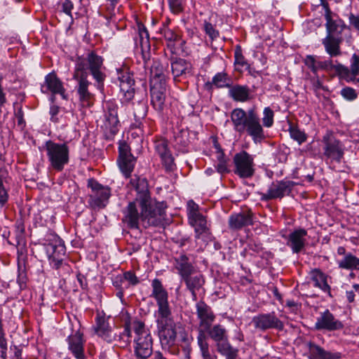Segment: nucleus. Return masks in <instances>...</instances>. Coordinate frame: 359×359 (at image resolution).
Instances as JSON below:
<instances>
[{
    "mask_svg": "<svg viewBox=\"0 0 359 359\" xmlns=\"http://www.w3.org/2000/svg\"><path fill=\"white\" fill-rule=\"evenodd\" d=\"M331 69L334 70L336 72V73H337L338 74L341 75V76H347L350 72L348 67H346V66H344L340 63H339L337 65L332 64V67Z\"/></svg>",
    "mask_w": 359,
    "mask_h": 359,
    "instance_id": "59",
    "label": "nucleus"
},
{
    "mask_svg": "<svg viewBox=\"0 0 359 359\" xmlns=\"http://www.w3.org/2000/svg\"><path fill=\"white\" fill-rule=\"evenodd\" d=\"M166 85H151L150 94L151 102L154 108L158 112H161L164 108L165 100Z\"/></svg>",
    "mask_w": 359,
    "mask_h": 359,
    "instance_id": "23",
    "label": "nucleus"
},
{
    "mask_svg": "<svg viewBox=\"0 0 359 359\" xmlns=\"http://www.w3.org/2000/svg\"><path fill=\"white\" fill-rule=\"evenodd\" d=\"M171 11L175 14L181 13L183 10L182 0H168Z\"/></svg>",
    "mask_w": 359,
    "mask_h": 359,
    "instance_id": "55",
    "label": "nucleus"
},
{
    "mask_svg": "<svg viewBox=\"0 0 359 359\" xmlns=\"http://www.w3.org/2000/svg\"><path fill=\"white\" fill-rule=\"evenodd\" d=\"M233 172L242 179H250L255 173L254 156L246 151L236 153L233 158Z\"/></svg>",
    "mask_w": 359,
    "mask_h": 359,
    "instance_id": "7",
    "label": "nucleus"
},
{
    "mask_svg": "<svg viewBox=\"0 0 359 359\" xmlns=\"http://www.w3.org/2000/svg\"><path fill=\"white\" fill-rule=\"evenodd\" d=\"M191 226L194 228L195 238L205 241V238L210 235L206 217L201 215L189 219Z\"/></svg>",
    "mask_w": 359,
    "mask_h": 359,
    "instance_id": "24",
    "label": "nucleus"
},
{
    "mask_svg": "<svg viewBox=\"0 0 359 359\" xmlns=\"http://www.w3.org/2000/svg\"><path fill=\"white\" fill-rule=\"evenodd\" d=\"M94 330L96 334L107 343H113L116 339V333L104 316H97Z\"/></svg>",
    "mask_w": 359,
    "mask_h": 359,
    "instance_id": "19",
    "label": "nucleus"
},
{
    "mask_svg": "<svg viewBox=\"0 0 359 359\" xmlns=\"http://www.w3.org/2000/svg\"><path fill=\"white\" fill-rule=\"evenodd\" d=\"M68 348L76 359H85L83 334L80 331L70 334L67 339Z\"/></svg>",
    "mask_w": 359,
    "mask_h": 359,
    "instance_id": "20",
    "label": "nucleus"
},
{
    "mask_svg": "<svg viewBox=\"0 0 359 359\" xmlns=\"http://www.w3.org/2000/svg\"><path fill=\"white\" fill-rule=\"evenodd\" d=\"M307 231L302 228H299L291 231L288 236H285L287 245L294 254L302 252L306 244Z\"/></svg>",
    "mask_w": 359,
    "mask_h": 359,
    "instance_id": "17",
    "label": "nucleus"
},
{
    "mask_svg": "<svg viewBox=\"0 0 359 359\" xmlns=\"http://www.w3.org/2000/svg\"><path fill=\"white\" fill-rule=\"evenodd\" d=\"M251 323L259 331L264 332L268 330L281 331L284 329V323L277 317L275 312L260 313L254 316Z\"/></svg>",
    "mask_w": 359,
    "mask_h": 359,
    "instance_id": "12",
    "label": "nucleus"
},
{
    "mask_svg": "<svg viewBox=\"0 0 359 359\" xmlns=\"http://www.w3.org/2000/svg\"><path fill=\"white\" fill-rule=\"evenodd\" d=\"M150 74L151 85H154L155 82H156L157 84L166 85L164 67L158 61H154L153 62L152 65L151 66Z\"/></svg>",
    "mask_w": 359,
    "mask_h": 359,
    "instance_id": "29",
    "label": "nucleus"
},
{
    "mask_svg": "<svg viewBox=\"0 0 359 359\" xmlns=\"http://www.w3.org/2000/svg\"><path fill=\"white\" fill-rule=\"evenodd\" d=\"M123 280L128 281L131 285H136L140 283L138 278L132 271H126L122 275Z\"/></svg>",
    "mask_w": 359,
    "mask_h": 359,
    "instance_id": "54",
    "label": "nucleus"
},
{
    "mask_svg": "<svg viewBox=\"0 0 359 359\" xmlns=\"http://www.w3.org/2000/svg\"><path fill=\"white\" fill-rule=\"evenodd\" d=\"M326 20V29L327 35L332 36L336 33H341V32L346 28V26L341 20L337 21L332 18V15L325 17Z\"/></svg>",
    "mask_w": 359,
    "mask_h": 359,
    "instance_id": "36",
    "label": "nucleus"
},
{
    "mask_svg": "<svg viewBox=\"0 0 359 359\" xmlns=\"http://www.w3.org/2000/svg\"><path fill=\"white\" fill-rule=\"evenodd\" d=\"M133 329L135 334L134 355L137 359H147L153 353V340L150 332L140 320L133 322Z\"/></svg>",
    "mask_w": 359,
    "mask_h": 359,
    "instance_id": "5",
    "label": "nucleus"
},
{
    "mask_svg": "<svg viewBox=\"0 0 359 359\" xmlns=\"http://www.w3.org/2000/svg\"><path fill=\"white\" fill-rule=\"evenodd\" d=\"M175 266L182 279L189 275H194L196 271L195 267L189 262V259L186 255H180L175 258Z\"/></svg>",
    "mask_w": 359,
    "mask_h": 359,
    "instance_id": "26",
    "label": "nucleus"
},
{
    "mask_svg": "<svg viewBox=\"0 0 359 359\" xmlns=\"http://www.w3.org/2000/svg\"><path fill=\"white\" fill-rule=\"evenodd\" d=\"M341 41V37H334V36L327 35L323 40V44L325 46L326 52L331 57H336L341 54L340 50V43Z\"/></svg>",
    "mask_w": 359,
    "mask_h": 359,
    "instance_id": "28",
    "label": "nucleus"
},
{
    "mask_svg": "<svg viewBox=\"0 0 359 359\" xmlns=\"http://www.w3.org/2000/svg\"><path fill=\"white\" fill-rule=\"evenodd\" d=\"M196 314L199 320L198 331L208 329L216 318L211 307L202 300L196 304Z\"/></svg>",
    "mask_w": 359,
    "mask_h": 359,
    "instance_id": "16",
    "label": "nucleus"
},
{
    "mask_svg": "<svg viewBox=\"0 0 359 359\" xmlns=\"http://www.w3.org/2000/svg\"><path fill=\"white\" fill-rule=\"evenodd\" d=\"M234 66L235 70L238 72H243L244 69L251 72L250 65L243 55L240 46H237L234 51Z\"/></svg>",
    "mask_w": 359,
    "mask_h": 359,
    "instance_id": "34",
    "label": "nucleus"
},
{
    "mask_svg": "<svg viewBox=\"0 0 359 359\" xmlns=\"http://www.w3.org/2000/svg\"><path fill=\"white\" fill-rule=\"evenodd\" d=\"M305 65L314 73H317L318 61L316 60L314 56L307 55L304 59Z\"/></svg>",
    "mask_w": 359,
    "mask_h": 359,
    "instance_id": "57",
    "label": "nucleus"
},
{
    "mask_svg": "<svg viewBox=\"0 0 359 359\" xmlns=\"http://www.w3.org/2000/svg\"><path fill=\"white\" fill-rule=\"evenodd\" d=\"M121 333L123 336V339H126L125 341H122L123 348H125L128 346L131 341L132 333L129 323L125 324L124 330Z\"/></svg>",
    "mask_w": 359,
    "mask_h": 359,
    "instance_id": "53",
    "label": "nucleus"
},
{
    "mask_svg": "<svg viewBox=\"0 0 359 359\" xmlns=\"http://www.w3.org/2000/svg\"><path fill=\"white\" fill-rule=\"evenodd\" d=\"M215 149L216 158L218 161L216 166L217 172L221 174L229 172V170L227 166L228 159L226 158L224 151L219 144H215Z\"/></svg>",
    "mask_w": 359,
    "mask_h": 359,
    "instance_id": "40",
    "label": "nucleus"
},
{
    "mask_svg": "<svg viewBox=\"0 0 359 359\" xmlns=\"http://www.w3.org/2000/svg\"><path fill=\"white\" fill-rule=\"evenodd\" d=\"M187 215L188 219L196 217L198 215H202L199 212V206L194 201L190 200L187 203Z\"/></svg>",
    "mask_w": 359,
    "mask_h": 359,
    "instance_id": "50",
    "label": "nucleus"
},
{
    "mask_svg": "<svg viewBox=\"0 0 359 359\" xmlns=\"http://www.w3.org/2000/svg\"><path fill=\"white\" fill-rule=\"evenodd\" d=\"M349 22L352 26L357 30H359V16L351 13L349 15Z\"/></svg>",
    "mask_w": 359,
    "mask_h": 359,
    "instance_id": "64",
    "label": "nucleus"
},
{
    "mask_svg": "<svg viewBox=\"0 0 359 359\" xmlns=\"http://www.w3.org/2000/svg\"><path fill=\"white\" fill-rule=\"evenodd\" d=\"M182 280H184L189 290H200L205 283L203 276L196 271L194 275H189Z\"/></svg>",
    "mask_w": 359,
    "mask_h": 359,
    "instance_id": "32",
    "label": "nucleus"
},
{
    "mask_svg": "<svg viewBox=\"0 0 359 359\" xmlns=\"http://www.w3.org/2000/svg\"><path fill=\"white\" fill-rule=\"evenodd\" d=\"M74 8V4L71 0H65L62 4V11L68 16L72 17V11Z\"/></svg>",
    "mask_w": 359,
    "mask_h": 359,
    "instance_id": "60",
    "label": "nucleus"
},
{
    "mask_svg": "<svg viewBox=\"0 0 359 359\" xmlns=\"http://www.w3.org/2000/svg\"><path fill=\"white\" fill-rule=\"evenodd\" d=\"M130 184L135 189L137 195L135 201L129 202L123 210V222L130 229H138L140 218L147 220L149 225H162L165 215V204L151 197L147 181L144 178L132 179Z\"/></svg>",
    "mask_w": 359,
    "mask_h": 359,
    "instance_id": "1",
    "label": "nucleus"
},
{
    "mask_svg": "<svg viewBox=\"0 0 359 359\" xmlns=\"http://www.w3.org/2000/svg\"><path fill=\"white\" fill-rule=\"evenodd\" d=\"M103 60L101 56L90 52L86 57H79L76 61L73 79L76 81L75 87L81 102L87 105L93 98L89 91L90 82L88 81V70L94 79L100 84L105 79V74L102 72Z\"/></svg>",
    "mask_w": 359,
    "mask_h": 359,
    "instance_id": "2",
    "label": "nucleus"
},
{
    "mask_svg": "<svg viewBox=\"0 0 359 359\" xmlns=\"http://www.w3.org/2000/svg\"><path fill=\"white\" fill-rule=\"evenodd\" d=\"M104 109V121L102 128L107 135L114 136L117 133L120 125L118 118V104L109 100L105 102Z\"/></svg>",
    "mask_w": 359,
    "mask_h": 359,
    "instance_id": "11",
    "label": "nucleus"
},
{
    "mask_svg": "<svg viewBox=\"0 0 359 359\" xmlns=\"http://www.w3.org/2000/svg\"><path fill=\"white\" fill-rule=\"evenodd\" d=\"M120 90L126 101H130L135 95V79L133 74L126 67L116 69Z\"/></svg>",
    "mask_w": 359,
    "mask_h": 359,
    "instance_id": "13",
    "label": "nucleus"
},
{
    "mask_svg": "<svg viewBox=\"0 0 359 359\" xmlns=\"http://www.w3.org/2000/svg\"><path fill=\"white\" fill-rule=\"evenodd\" d=\"M252 214L250 212H241L231 214L228 220L229 228L232 231H238L243 227L252 225Z\"/></svg>",
    "mask_w": 359,
    "mask_h": 359,
    "instance_id": "22",
    "label": "nucleus"
},
{
    "mask_svg": "<svg viewBox=\"0 0 359 359\" xmlns=\"http://www.w3.org/2000/svg\"><path fill=\"white\" fill-rule=\"evenodd\" d=\"M343 323L337 319L328 309L320 313L315 323V329L317 330L332 332L340 330L343 329Z\"/></svg>",
    "mask_w": 359,
    "mask_h": 359,
    "instance_id": "14",
    "label": "nucleus"
},
{
    "mask_svg": "<svg viewBox=\"0 0 359 359\" xmlns=\"http://www.w3.org/2000/svg\"><path fill=\"white\" fill-rule=\"evenodd\" d=\"M41 90L43 93L58 94L63 99L67 98L63 83L55 72L49 73L45 76L44 83L41 85Z\"/></svg>",
    "mask_w": 359,
    "mask_h": 359,
    "instance_id": "18",
    "label": "nucleus"
},
{
    "mask_svg": "<svg viewBox=\"0 0 359 359\" xmlns=\"http://www.w3.org/2000/svg\"><path fill=\"white\" fill-rule=\"evenodd\" d=\"M189 131L185 129L175 131L173 135L175 147L179 150H182L187 147L189 143Z\"/></svg>",
    "mask_w": 359,
    "mask_h": 359,
    "instance_id": "35",
    "label": "nucleus"
},
{
    "mask_svg": "<svg viewBox=\"0 0 359 359\" xmlns=\"http://www.w3.org/2000/svg\"><path fill=\"white\" fill-rule=\"evenodd\" d=\"M45 148L50 166L56 171H62L69 161V149L67 144L48 140L46 142Z\"/></svg>",
    "mask_w": 359,
    "mask_h": 359,
    "instance_id": "6",
    "label": "nucleus"
},
{
    "mask_svg": "<svg viewBox=\"0 0 359 359\" xmlns=\"http://www.w3.org/2000/svg\"><path fill=\"white\" fill-rule=\"evenodd\" d=\"M294 185V182L290 180H280L273 182L267 192L262 195V199L269 201L278 198H281L285 195H289Z\"/></svg>",
    "mask_w": 359,
    "mask_h": 359,
    "instance_id": "15",
    "label": "nucleus"
},
{
    "mask_svg": "<svg viewBox=\"0 0 359 359\" xmlns=\"http://www.w3.org/2000/svg\"><path fill=\"white\" fill-rule=\"evenodd\" d=\"M323 155L327 159L340 163L344 155V146L332 133H327L323 137Z\"/></svg>",
    "mask_w": 359,
    "mask_h": 359,
    "instance_id": "10",
    "label": "nucleus"
},
{
    "mask_svg": "<svg viewBox=\"0 0 359 359\" xmlns=\"http://www.w3.org/2000/svg\"><path fill=\"white\" fill-rule=\"evenodd\" d=\"M311 83L312 85V88L316 93H317L320 89H324L323 83L320 81L318 76H315L311 78Z\"/></svg>",
    "mask_w": 359,
    "mask_h": 359,
    "instance_id": "61",
    "label": "nucleus"
},
{
    "mask_svg": "<svg viewBox=\"0 0 359 359\" xmlns=\"http://www.w3.org/2000/svg\"><path fill=\"white\" fill-rule=\"evenodd\" d=\"M139 37L140 40V46L143 48V46H147L149 48V32L147 29L142 25H138Z\"/></svg>",
    "mask_w": 359,
    "mask_h": 359,
    "instance_id": "47",
    "label": "nucleus"
},
{
    "mask_svg": "<svg viewBox=\"0 0 359 359\" xmlns=\"http://www.w3.org/2000/svg\"><path fill=\"white\" fill-rule=\"evenodd\" d=\"M228 94L236 102H245L250 100V89L248 86L231 85Z\"/></svg>",
    "mask_w": 359,
    "mask_h": 359,
    "instance_id": "27",
    "label": "nucleus"
},
{
    "mask_svg": "<svg viewBox=\"0 0 359 359\" xmlns=\"http://www.w3.org/2000/svg\"><path fill=\"white\" fill-rule=\"evenodd\" d=\"M48 259L53 269L60 270L62 269L67 273L69 266L63 263V258L66 254V248L64 242L60 238H55L53 242L48 243L46 248Z\"/></svg>",
    "mask_w": 359,
    "mask_h": 359,
    "instance_id": "9",
    "label": "nucleus"
},
{
    "mask_svg": "<svg viewBox=\"0 0 359 359\" xmlns=\"http://www.w3.org/2000/svg\"><path fill=\"white\" fill-rule=\"evenodd\" d=\"M273 111L269 107H265L263 111L262 122L264 126L270 128L273 124Z\"/></svg>",
    "mask_w": 359,
    "mask_h": 359,
    "instance_id": "46",
    "label": "nucleus"
},
{
    "mask_svg": "<svg viewBox=\"0 0 359 359\" xmlns=\"http://www.w3.org/2000/svg\"><path fill=\"white\" fill-rule=\"evenodd\" d=\"M154 148L160 158L171 153L168 148L167 140L163 138L156 140L154 142Z\"/></svg>",
    "mask_w": 359,
    "mask_h": 359,
    "instance_id": "43",
    "label": "nucleus"
},
{
    "mask_svg": "<svg viewBox=\"0 0 359 359\" xmlns=\"http://www.w3.org/2000/svg\"><path fill=\"white\" fill-rule=\"evenodd\" d=\"M233 130L240 135L247 133L255 143H260L265 135L258 115L253 111L246 112L241 108H236L231 113Z\"/></svg>",
    "mask_w": 359,
    "mask_h": 359,
    "instance_id": "3",
    "label": "nucleus"
},
{
    "mask_svg": "<svg viewBox=\"0 0 359 359\" xmlns=\"http://www.w3.org/2000/svg\"><path fill=\"white\" fill-rule=\"evenodd\" d=\"M5 178V172L4 170L0 169V204L4 205L8 201V195L6 190L3 180Z\"/></svg>",
    "mask_w": 359,
    "mask_h": 359,
    "instance_id": "48",
    "label": "nucleus"
},
{
    "mask_svg": "<svg viewBox=\"0 0 359 359\" xmlns=\"http://www.w3.org/2000/svg\"><path fill=\"white\" fill-rule=\"evenodd\" d=\"M158 306V315L161 323L167 321L171 316V309L169 305L168 299L156 302Z\"/></svg>",
    "mask_w": 359,
    "mask_h": 359,
    "instance_id": "41",
    "label": "nucleus"
},
{
    "mask_svg": "<svg viewBox=\"0 0 359 359\" xmlns=\"http://www.w3.org/2000/svg\"><path fill=\"white\" fill-rule=\"evenodd\" d=\"M311 359H340L341 353L340 352H332L326 351L319 345L309 341L307 344Z\"/></svg>",
    "mask_w": 359,
    "mask_h": 359,
    "instance_id": "25",
    "label": "nucleus"
},
{
    "mask_svg": "<svg viewBox=\"0 0 359 359\" xmlns=\"http://www.w3.org/2000/svg\"><path fill=\"white\" fill-rule=\"evenodd\" d=\"M177 337V332L172 325H166L159 330V337L161 341L167 344H174Z\"/></svg>",
    "mask_w": 359,
    "mask_h": 359,
    "instance_id": "37",
    "label": "nucleus"
},
{
    "mask_svg": "<svg viewBox=\"0 0 359 359\" xmlns=\"http://www.w3.org/2000/svg\"><path fill=\"white\" fill-rule=\"evenodd\" d=\"M215 342L218 353L224 356H231L234 352H238V349L233 348L229 341L228 332L226 329L220 324L209 327L208 329L198 330L197 336V344L199 346V339L201 338L205 342L208 350L209 344L207 341L205 333Z\"/></svg>",
    "mask_w": 359,
    "mask_h": 359,
    "instance_id": "4",
    "label": "nucleus"
},
{
    "mask_svg": "<svg viewBox=\"0 0 359 359\" xmlns=\"http://www.w3.org/2000/svg\"><path fill=\"white\" fill-rule=\"evenodd\" d=\"M289 133L291 138L297 141L299 144L306 142L307 139V135L305 133L296 126H290L289 128Z\"/></svg>",
    "mask_w": 359,
    "mask_h": 359,
    "instance_id": "44",
    "label": "nucleus"
},
{
    "mask_svg": "<svg viewBox=\"0 0 359 359\" xmlns=\"http://www.w3.org/2000/svg\"><path fill=\"white\" fill-rule=\"evenodd\" d=\"M341 95L348 101H353L356 99L358 95L355 90L351 87H345L341 90Z\"/></svg>",
    "mask_w": 359,
    "mask_h": 359,
    "instance_id": "52",
    "label": "nucleus"
},
{
    "mask_svg": "<svg viewBox=\"0 0 359 359\" xmlns=\"http://www.w3.org/2000/svg\"><path fill=\"white\" fill-rule=\"evenodd\" d=\"M118 158H129L130 159L135 158L131 154V149L126 142H121L118 147Z\"/></svg>",
    "mask_w": 359,
    "mask_h": 359,
    "instance_id": "49",
    "label": "nucleus"
},
{
    "mask_svg": "<svg viewBox=\"0 0 359 359\" xmlns=\"http://www.w3.org/2000/svg\"><path fill=\"white\" fill-rule=\"evenodd\" d=\"M151 285L152 290L150 297L154 298L156 302L168 299V293L161 280L154 278L152 280Z\"/></svg>",
    "mask_w": 359,
    "mask_h": 359,
    "instance_id": "31",
    "label": "nucleus"
},
{
    "mask_svg": "<svg viewBox=\"0 0 359 359\" xmlns=\"http://www.w3.org/2000/svg\"><path fill=\"white\" fill-rule=\"evenodd\" d=\"M171 69L175 82L180 81L182 79H186L192 74L191 64L182 58L171 62Z\"/></svg>",
    "mask_w": 359,
    "mask_h": 359,
    "instance_id": "21",
    "label": "nucleus"
},
{
    "mask_svg": "<svg viewBox=\"0 0 359 359\" xmlns=\"http://www.w3.org/2000/svg\"><path fill=\"white\" fill-rule=\"evenodd\" d=\"M351 74L355 77L359 74V55L353 54L351 59L350 70Z\"/></svg>",
    "mask_w": 359,
    "mask_h": 359,
    "instance_id": "51",
    "label": "nucleus"
},
{
    "mask_svg": "<svg viewBox=\"0 0 359 359\" xmlns=\"http://www.w3.org/2000/svg\"><path fill=\"white\" fill-rule=\"evenodd\" d=\"M311 280L314 282V285L319 287L324 292L330 294V287L327 282V276L320 269H315L310 272Z\"/></svg>",
    "mask_w": 359,
    "mask_h": 359,
    "instance_id": "30",
    "label": "nucleus"
},
{
    "mask_svg": "<svg viewBox=\"0 0 359 359\" xmlns=\"http://www.w3.org/2000/svg\"><path fill=\"white\" fill-rule=\"evenodd\" d=\"M88 187L91 189L88 201L89 205L93 209L105 208L111 196L110 188L103 186L93 178L88 180Z\"/></svg>",
    "mask_w": 359,
    "mask_h": 359,
    "instance_id": "8",
    "label": "nucleus"
},
{
    "mask_svg": "<svg viewBox=\"0 0 359 359\" xmlns=\"http://www.w3.org/2000/svg\"><path fill=\"white\" fill-rule=\"evenodd\" d=\"M161 34L168 41V47H169L171 50L175 48V42L180 39V36L179 34L176 33L175 31L168 28L165 26H164L163 28L161 29Z\"/></svg>",
    "mask_w": 359,
    "mask_h": 359,
    "instance_id": "42",
    "label": "nucleus"
},
{
    "mask_svg": "<svg viewBox=\"0 0 359 359\" xmlns=\"http://www.w3.org/2000/svg\"><path fill=\"white\" fill-rule=\"evenodd\" d=\"M161 161L163 168L167 172H170L176 169V164L175 163V159L172 154L170 153L161 158Z\"/></svg>",
    "mask_w": 359,
    "mask_h": 359,
    "instance_id": "45",
    "label": "nucleus"
},
{
    "mask_svg": "<svg viewBox=\"0 0 359 359\" xmlns=\"http://www.w3.org/2000/svg\"><path fill=\"white\" fill-rule=\"evenodd\" d=\"M212 83L217 88H228L229 89L232 84V79L226 72H222L213 76Z\"/></svg>",
    "mask_w": 359,
    "mask_h": 359,
    "instance_id": "39",
    "label": "nucleus"
},
{
    "mask_svg": "<svg viewBox=\"0 0 359 359\" xmlns=\"http://www.w3.org/2000/svg\"><path fill=\"white\" fill-rule=\"evenodd\" d=\"M205 33L210 36L212 40L216 39L219 32L213 27L212 25L210 22H205L204 25Z\"/></svg>",
    "mask_w": 359,
    "mask_h": 359,
    "instance_id": "58",
    "label": "nucleus"
},
{
    "mask_svg": "<svg viewBox=\"0 0 359 359\" xmlns=\"http://www.w3.org/2000/svg\"><path fill=\"white\" fill-rule=\"evenodd\" d=\"M11 351H13V355L11 359H23L22 358V349L18 346L13 345L10 347Z\"/></svg>",
    "mask_w": 359,
    "mask_h": 359,
    "instance_id": "63",
    "label": "nucleus"
},
{
    "mask_svg": "<svg viewBox=\"0 0 359 359\" xmlns=\"http://www.w3.org/2000/svg\"><path fill=\"white\" fill-rule=\"evenodd\" d=\"M199 348L203 359H213V357L211 355L210 351L208 350L205 342L201 338L199 339Z\"/></svg>",
    "mask_w": 359,
    "mask_h": 359,
    "instance_id": "56",
    "label": "nucleus"
},
{
    "mask_svg": "<svg viewBox=\"0 0 359 359\" xmlns=\"http://www.w3.org/2000/svg\"><path fill=\"white\" fill-rule=\"evenodd\" d=\"M59 111H60V108L59 107L55 105V104H53L50 106V120L53 121V122H57L58 121V118H57V114L59 113Z\"/></svg>",
    "mask_w": 359,
    "mask_h": 359,
    "instance_id": "62",
    "label": "nucleus"
},
{
    "mask_svg": "<svg viewBox=\"0 0 359 359\" xmlns=\"http://www.w3.org/2000/svg\"><path fill=\"white\" fill-rule=\"evenodd\" d=\"M117 161L118 167L123 175L126 178L130 177L135 168L136 161L135 158L132 159L129 158H118Z\"/></svg>",
    "mask_w": 359,
    "mask_h": 359,
    "instance_id": "38",
    "label": "nucleus"
},
{
    "mask_svg": "<svg viewBox=\"0 0 359 359\" xmlns=\"http://www.w3.org/2000/svg\"><path fill=\"white\" fill-rule=\"evenodd\" d=\"M339 268L342 269L358 271L359 270V258L352 255L347 253L340 260L337 262Z\"/></svg>",
    "mask_w": 359,
    "mask_h": 359,
    "instance_id": "33",
    "label": "nucleus"
}]
</instances>
